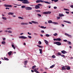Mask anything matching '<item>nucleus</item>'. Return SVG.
<instances>
[{
	"label": "nucleus",
	"instance_id": "f257e3e1",
	"mask_svg": "<svg viewBox=\"0 0 73 73\" xmlns=\"http://www.w3.org/2000/svg\"><path fill=\"white\" fill-rule=\"evenodd\" d=\"M54 44H56L58 46H60L62 44L60 42H54Z\"/></svg>",
	"mask_w": 73,
	"mask_h": 73
},
{
	"label": "nucleus",
	"instance_id": "f03ea898",
	"mask_svg": "<svg viewBox=\"0 0 73 73\" xmlns=\"http://www.w3.org/2000/svg\"><path fill=\"white\" fill-rule=\"evenodd\" d=\"M23 4H29V1L27 0H23V1L22 2Z\"/></svg>",
	"mask_w": 73,
	"mask_h": 73
},
{
	"label": "nucleus",
	"instance_id": "7ed1b4c3",
	"mask_svg": "<svg viewBox=\"0 0 73 73\" xmlns=\"http://www.w3.org/2000/svg\"><path fill=\"white\" fill-rule=\"evenodd\" d=\"M25 9H26V10H32V9L31 7H27L25 8Z\"/></svg>",
	"mask_w": 73,
	"mask_h": 73
},
{
	"label": "nucleus",
	"instance_id": "20e7f679",
	"mask_svg": "<svg viewBox=\"0 0 73 73\" xmlns=\"http://www.w3.org/2000/svg\"><path fill=\"white\" fill-rule=\"evenodd\" d=\"M44 3V1H42L41 0H37L36 1V3Z\"/></svg>",
	"mask_w": 73,
	"mask_h": 73
},
{
	"label": "nucleus",
	"instance_id": "39448f33",
	"mask_svg": "<svg viewBox=\"0 0 73 73\" xmlns=\"http://www.w3.org/2000/svg\"><path fill=\"white\" fill-rule=\"evenodd\" d=\"M19 38H21V39H26L27 38V37H26L25 36H21L19 37Z\"/></svg>",
	"mask_w": 73,
	"mask_h": 73
},
{
	"label": "nucleus",
	"instance_id": "423d86ee",
	"mask_svg": "<svg viewBox=\"0 0 73 73\" xmlns=\"http://www.w3.org/2000/svg\"><path fill=\"white\" fill-rule=\"evenodd\" d=\"M65 67L66 68V70H69L70 69V67L69 66H65Z\"/></svg>",
	"mask_w": 73,
	"mask_h": 73
},
{
	"label": "nucleus",
	"instance_id": "0eeeda50",
	"mask_svg": "<svg viewBox=\"0 0 73 73\" xmlns=\"http://www.w3.org/2000/svg\"><path fill=\"white\" fill-rule=\"evenodd\" d=\"M64 35H67L69 37L72 38V36L71 35H69L68 33H64Z\"/></svg>",
	"mask_w": 73,
	"mask_h": 73
},
{
	"label": "nucleus",
	"instance_id": "6e6552de",
	"mask_svg": "<svg viewBox=\"0 0 73 73\" xmlns=\"http://www.w3.org/2000/svg\"><path fill=\"white\" fill-rule=\"evenodd\" d=\"M61 53L63 54H65L66 53H67V52L65 50H62L61 51Z\"/></svg>",
	"mask_w": 73,
	"mask_h": 73
},
{
	"label": "nucleus",
	"instance_id": "1a4fd4ad",
	"mask_svg": "<svg viewBox=\"0 0 73 73\" xmlns=\"http://www.w3.org/2000/svg\"><path fill=\"white\" fill-rule=\"evenodd\" d=\"M65 68V66H63L62 67V70H66V68Z\"/></svg>",
	"mask_w": 73,
	"mask_h": 73
},
{
	"label": "nucleus",
	"instance_id": "9d476101",
	"mask_svg": "<svg viewBox=\"0 0 73 73\" xmlns=\"http://www.w3.org/2000/svg\"><path fill=\"white\" fill-rule=\"evenodd\" d=\"M35 8L36 9H39L40 8V7L39 6H38V5H36Z\"/></svg>",
	"mask_w": 73,
	"mask_h": 73
},
{
	"label": "nucleus",
	"instance_id": "9b49d317",
	"mask_svg": "<svg viewBox=\"0 0 73 73\" xmlns=\"http://www.w3.org/2000/svg\"><path fill=\"white\" fill-rule=\"evenodd\" d=\"M24 62H24V65L25 66L27 65V63L28 62V60H25V61H24Z\"/></svg>",
	"mask_w": 73,
	"mask_h": 73
},
{
	"label": "nucleus",
	"instance_id": "f8f14e48",
	"mask_svg": "<svg viewBox=\"0 0 73 73\" xmlns=\"http://www.w3.org/2000/svg\"><path fill=\"white\" fill-rule=\"evenodd\" d=\"M64 15L62 14H59V17H64Z\"/></svg>",
	"mask_w": 73,
	"mask_h": 73
},
{
	"label": "nucleus",
	"instance_id": "ddd939ff",
	"mask_svg": "<svg viewBox=\"0 0 73 73\" xmlns=\"http://www.w3.org/2000/svg\"><path fill=\"white\" fill-rule=\"evenodd\" d=\"M12 53V52L11 51H10L9 52H8V54L9 55H11Z\"/></svg>",
	"mask_w": 73,
	"mask_h": 73
},
{
	"label": "nucleus",
	"instance_id": "4468645a",
	"mask_svg": "<svg viewBox=\"0 0 73 73\" xmlns=\"http://www.w3.org/2000/svg\"><path fill=\"white\" fill-rule=\"evenodd\" d=\"M53 22H52L50 20H49L48 21V23L49 24H50V23H52Z\"/></svg>",
	"mask_w": 73,
	"mask_h": 73
},
{
	"label": "nucleus",
	"instance_id": "2eb2a0df",
	"mask_svg": "<svg viewBox=\"0 0 73 73\" xmlns=\"http://www.w3.org/2000/svg\"><path fill=\"white\" fill-rule=\"evenodd\" d=\"M34 71L36 73H39V72L37 71L36 69L35 68L34 69Z\"/></svg>",
	"mask_w": 73,
	"mask_h": 73
},
{
	"label": "nucleus",
	"instance_id": "dca6fc26",
	"mask_svg": "<svg viewBox=\"0 0 73 73\" xmlns=\"http://www.w3.org/2000/svg\"><path fill=\"white\" fill-rule=\"evenodd\" d=\"M44 41L45 42V43L47 44H48V42L46 40H44Z\"/></svg>",
	"mask_w": 73,
	"mask_h": 73
},
{
	"label": "nucleus",
	"instance_id": "f3484780",
	"mask_svg": "<svg viewBox=\"0 0 73 73\" xmlns=\"http://www.w3.org/2000/svg\"><path fill=\"white\" fill-rule=\"evenodd\" d=\"M13 14H14V13H11V12H9L8 13V14L9 15H13Z\"/></svg>",
	"mask_w": 73,
	"mask_h": 73
},
{
	"label": "nucleus",
	"instance_id": "a211bd4d",
	"mask_svg": "<svg viewBox=\"0 0 73 73\" xmlns=\"http://www.w3.org/2000/svg\"><path fill=\"white\" fill-rule=\"evenodd\" d=\"M44 3H46V4H51V3L48 2H47V1H44Z\"/></svg>",
	"mask_w": 73,
	"mask_h": 73
},
{
	"label": "nucleus",
	"instance_id": "6ab92c4d",
	"mask_svg": "<svg viewBox=\"0 0 73 73\" xmlns=\"http://www.w3.org/2000/svg\"><path fill=\"white\" fill-rule=\"evenodd\" d=\"M31 22L33 23H34V24H38V22H35L34 21H31Z\"/></svg>",
	"mask_w": 73,
	"mask_h": 73
},
{
	"label": "nucleus",
	"instance_id": "aec40b11",
	"mask_svg": "<svg viewBox=\"0 0 73 73\" xmlns=\"http://www.w3.org/2000/svg\"><path fill=\"white\" fill-rule=\"evenodd\" d=\"M52 24H54V25H57L58 24V23L57 22H52Z\"/></svg>",
	"mask_w": 73,
	"mask_h": 73
},
{
	"label": "nucleus",
	"instance_id": "412c9836",
	"mask_svg": "<svg viewBox=\"0 0 73 73\" xmlns=\"http://www.w3.org/2000/svg\"><path fill=\"white\" fill-rule=\"evenodd\" d=\"M61 39L60 38H57L56 39V41H60Z\"/></svg>",
	"mask_w": 73,
	"mask_h": 73
},
{
	"label": "nucleus",
	"instance_id": "4be33fe9",
	"mask_svg": "<svg viewBox=\"0 0 73 73\" xmlns=\"http://www.w3.org/2000/svg\"><path fill=\"white\" fill-rule=\"evenodd\" d=\"M4 59H5V60L6 61H8L9 60V59H8L7 58H6L5 57H4Z\"/></svg>",
	"mask_w": 73,
	"mask_h": 73
},
{
	"label": "nucleus",
	"instance_id": "5701e85b",
	"mask_svg": "<svg viewBox=\"0 0 73 73\" xmlns=\"http://www.w3.org/2000/svg\"><path fill=\"white\" fill-rule=\"evenodd\" d=\"M55 66V64H53L52 66H50V68H52L54 67V66Z\"/></svg>",
	"mask_w": 73,
	"mask_h": 73
},
{
	"label": "nucleus",
	"instance_id": "b1692460",
	"mask_svg": "<svg viewBox=\"0 0 73 73\" xmlns=\"http://www.w3.org/2000/svg\"><path fill=\"white\" fill-rule=\"evenodd\" d=\"M36 67V66L35 65L33 66L32 67V69H33V70L34 69H35V68Z\"/></svg>",
	"mask_w": 73,
	"mask_h": 73
},
{
	"label": "nucleus",
	"instance_id": "393cba45",
	"mask_svg": "<svg viewBox=\"0 0 73 73\" xmlns=\"http://www.w3.org/2000/svg\"><path fill=\"white\" fill-rule=\"evenodd\" d=\"M11 46H12V47H13V49H15L16 48H15V46L14 45L12 44L11 45Z\"/></svg>",
	"mask_w": 73,
	"mask_h": 73
},
{
	"label": "nucleus",
	"instance_id": "a878e982",
	"mask_svg": "<svg viewBox=\"0 0 73 73\" xmlns=\"http://www.w3.org/2000/svg\"><path fill=\"white\" fill-rule=\"evenodd\" d=\"M21 8H22L23 9H24V8H26V6L25 5H23L21 6Z\"/></svg>",
	"mask_w": 73,
	"mask_h": 73
},
{
	"label": "nucleus",
	"instance_id": "bb28decb",
	"mask_svg": "<svg viewBox=\"0 0 73 73\" xmlns=\"http://www.w3.org/2000/svg\"><path fill=\"white\" fill-rule=\"evenodd\" d=\"M37 46L38 47L40 48H43V47L42 46H40L39 45H37Z\"/></svg>",
	"mask_w": 73,
	"mask_h": 73
},
{
	"label": "nucleus",
	"instance_id": "cd10ccee",
	"mask_svg": "<svg viewBox=\"0 0 73 73\" xmlns=\"http://www.w3.org/2000/svg\"><path fill=\"white\" fill-rule=\"evenodd\" d=\"M47 15L50 14L51 13V12L50 11L47 12Z\"/></svg>",
	"mask_w": 73,
	"mask_h": 73
},
{
	"label": "nucleus",
	"instance_id": "c85d7f7f",
	"mask_svg": "<svg viewBox=\"0 0 73 73\" xmlns=\"http://www.w3.org/2000/svg\"><path fill=\"white\" fill-rule=\"evenodd\" d=\"M56 57L55 56V55H52V58H55Z\"/></svg>",
	"mask_w": 73,
	"mask_h": 73
},
{
	"label": "nucleus",
	"instance_id": "c756f323",
	"mask_svg": "<svg viewBox=\"0 0 73 73\" xmlns=\"http://www.w3.org/2000/svg\"><path fill=\"white\" fill-rule=\"evenodd\" d=\"M43 14H46V15H47V12H43Z\"/></svg>",
	"mask_w": 73,
	"mask_h": 73
},
{
	"label": "nucleus",
	"instance_id": "7c9ffc66",
	"mask_svg": "<svg viewBox=\"0 0 73 73\" xmlns=\"http://www.w3.org/2000/svg\"><path fill=\"white\" fill-rule=\"evenodd\" d=\"M38 44H39V45H41L42 44V42H40V41H39L38 42Z\"/></svg>",
	"mask_w": 73,
	"mask_h": 73
},
{
	"label": "nucleus",
	"instance_id": "2f4dec72",
	"mask_svg": "<svg viewBox=\"0 0 73 73\" xmlns=\"http://www.w3.org/2000/svg\"><path fill=\"white\" fill-rule=\"evenodd\" d=\"M1 43H2V44H5V42H3V41Z\"/></svg>",
	"mask_w": 73,
	"mask_h": 73
},
{
	"label": "nucleus",
	"instance_id": "473e14b6",
	"mask_svg": "<svg viewBox=\"0 0 73 73\" xmlns=\"http://www.w3.org/2000/svg\"><path fill=\"white\" fill-rule=\"evenodd\" d=\"M36 12H40V10H35Z\"/></svg>",
	"mask_w": 73,
	"mask_h": 73
},
{
	"label": "nucleus",
	"instance_id": "72a5a7b5",
	"mask_svg": "<svg viewBox=\"0 0 73 73\" xmlns=\"http://www.w3.org/2000/svg\"><path fill=\"white\" fill-rule=\"evenodd\" d=\"M58 55L59 56V55H61L62 54L61 53H60V52H58Z\"/></svg>",
	"mask_w": 73,
	"mask_h": 73
},
{
	"label": "nucleus",
	"instance_id": "f704fd0d",
	"mask_svg": "<svg viewBox=\"0 0 73 73\" xmlns=\"http://www.w3.org/2000/svg\"><path fill=\"white\" fill-rule=\"evenodd\" d=\"M47 37H48L50 36V35L48 34H46V35H45Z\"/></svg>",
	"mask_w": 73,
	"mask_h": 73
},
{
	"label": "nucleus",
	"instance_id": "c9c22d12",
	"mask_svg": "<svg viewBox=\"0 0 73 73\" xmlns=\"http://www.w3.org/2000/svg\"><path fill=\"white\" fill-rule=\"evenodd\" d=\"M37 5L38 6H42V5L41 4H37Z\"/></svg>",
	"mask_w": 73,
	"mask_h": 73
},
{
	"label": "nucleus",
	"instance_id": "e433bc0d",
	"mask_svg": "<svg viewBox=\"0 0 73 73\" xmlns=\"http://www.w3.org/2000/svg\"><path fill=\"white\" fill-rule=\"evenodd\" d=\"M3 19L5 20H7V18L6 17H3Z\"/></svg>",
	"mask_w": 73,
	"mask_h": 73
},
{
	"label": "nucleus",
	"instance_id": "4c0bfd02",
	"mask_svg": "<svg viewBox=\"0 0 73 73\" xmlns=\"http://www.w3.org/2000/svg\"><path fill=\"white\" fill-rule=\"evenodd\" d=\"M4 6L5 7H9V5H4Z\"/></svg>",
	"mask_w": 73,
	"mask_h": 73
},
{
	"label": "nucleus",
	"instance_id": "58836bf2",
	"mask_svg": "<svg viewBox=\"0 0 73 73\" xmlns=\"http://www.w3.org/2000/svg\"><path fill=\"white\" fill-rule=\"evenodd\" d=\"M28 37L30 39H31L32 38V37L29 36H28Z\"/></svg>",
	"mask_w": 73,
	"mask_h": 73
},
{
	"label": "nucleus",
	"instance_id": "ea45409f",
	"mask_svg": "<svg viewBox=\"0 0 73 73\" xmlns=\"http://www.w3.org/2000/svg\"><path fill=\"white\" fill-rule=\"evenodd\" d=\"M61 56L62 57H65V56L63 54H62V55H61Z\"/></svg>",
	"mask_w": 73,
	"mask_h": 73
},
{
	"label": "nucleus",
	"instance_id": "a19ab883",
	"mask_svg": "<svg viewBox=\"0 0 73 73\" xmlns=\"http://www.w3.org/2000/svg\"><path fill=\"white\" fill-rule=\"evenodd\" d=\"M57 35V33H55V34H54V35L56 36Z\"/></svg>",
	"mask_w": 73,
	"mask_h": 73
},
{
	"label": "nucleus",
	"instance_id": "79ce46f5",
	"mask_svg": "<svg viewBox=\"0 0 73 73\" xmlns=\"http://www.w3.org/2000/svg\"><path fill=\"white\" fill-rule=\"evenodd\" d=\"M68 44H71V43L70 42H68Z\"/></svg>",
	"mask_w": 73,
	"mask_h": 73
},
{
	"label": "nucleus",
	"instance_id": "37998d69",
	"mask_svg": "<svg viewBox=\"0 0 73 73\" xmlns=\"http://www.w3.org/2000/svg\"><path fill=\"white\" fill-rule=\"evenodd\" d=\"M8 32L10 33H12V31H8Z\"/></svg>",
	"mask_w": 73,
	"mask_h": 73
},
{
	"label": "nucleus",
	"instance_id": "c03bdc74",
	"mask_svg": "<svg viewBox=\"0 0 73 73\" xmlns=\"http://www.w3.org/2000/svg\"><path fill=\"white\" fill-rule=\"evenodd\" d=\"M58 1V0H54V1L55 2H56Z\"/></svg>",
	"mask_w": 73,
	"mask_h": 73
},
{
	"label": "nucleus",
	"instance_id": "a18cd8bd",
	"mask_svg": "<svg viewBox=\"0 0 73 73\" xmlns=\"http://www.w3.org/2000/svg\"><path fill=\"white\" fill-rule=\"evenodd\" d=\"M18 18L19 19H23V18L22 17H18Z\"/></svg>",
	"mask_w": 73,
	"mask_h": 73
},
{
	"label": "nucleus",
	"instance_id": "49530a36",
	"mask_svg": "<svg viewBox=\"0 0 73 73\" xmlns=\"http://www.w3.org/2000/svg\"><path fill=\"white\" fill-rule=\"evenodd\" d=\"M41 32L42 33H44V30H41Z\"/></svg>",
	"mask_w": 73,
	"mask_h": 73
},
{
	"label": "nucleus",
	"instance_id": "de8ad7c7",
	"mask_svg": "<svg viewBox=\"0 0 73 73\" xmlns=\"http://www.w3.org/2000/svg\"><path fill=\"white\" fill-rule=\"evenodd\" d=\"M38 16H39L40 17H41V15L40 14H37Z\"/></svg>",
	"mask_w": 73,
	"mask_h": 73
},
{
	"label": "nucleus",
	"instance_id": "09e8293b",
	"mask_svg": "<svg viewBox=\"0 0 73 73\" xmlns=\"http://www.w3.org/2000/svg\"><path fill=\"white\" fill-rule=\"evenodd\" d=\"M63 9H64V10H65V11H67L68 10V9H65V8H64ZM68 11H69V10H68Z\"/></svg>",
	"mask_w": 73,
	"mask_h": 73
},
{
	"label": "nucleus",
	"instance_id": "8fccbe9b",
	"mask_svg": "<svg viewBox=\"0 0 73 73\" xmlns=\"http://www.w3.org/2000/svg\"><path fill=\"white\" fill-rule=\"evenodd\" d=\"M40 27L42 29H43V28H44V26H41Z\"/></svg>",
	"mask_w": 73,
	"mask_h": 73
},
{
	"label": "nucleus",
	"instance_id": "3c124183",
	"mask_svg": "<svg viewBox=\"0 0 73 73\" xmlns=\"http://www.w3.org/2000/svg\"><path fill=\"white\" fill-rule=\"evenodd\" d=\"M63 41L64 42H67L68 41L67 40H64Z\"/></svg>",
	"mask_w": 73,
	"mask_h": 73
},
{
	"label": "nucleus",
	"instance_id": "603ef678",
	"mask_svg": "<svg viewBox=\"0 0 73 73\" xmlns=\"http://www.w3.org/2000/svg\"><path fill=\"white\" fill-rule=\"evenodd\" d=\"M29 24V23H25V25H28Z\"/></svg>",
	"mask_w": 73,
	"mask_h": 73
},
{
	"label": "nucleus",
	"instance_id": "864d4df0",
	"mask_svg": "<svg viewBox=\"0 0 73 73\" xmlns=\"http://www.w3.org/2000/svg\"><path fill=\"white\" fill-rule=\"evenodd\" d=\"M28 34L29 35H31V33H30L29 32H28Z\"/></svg>",
	"mask_w": 73,
	"mask_h": 73
},
{
	"label": "nucleus",
	"instance_id": "5fc2aeb1",
	"mask_svg": "<svg viewBox=\"0 0 73 73\" xmlns=\"http://www.w3.org/2000/svg\"><path fill=\"white\" fill-rule=\"evenodd\" d=\"M18 1H21V2H22V1H24V0H18Z\"/></svg>",
	"mask_w": 73,
	"mask_h": 73
},
{
	"label": "nucleus",
	"instance_id": "6e6d98bb",
	"mask_svg": "<svg viewBox=\"0 0 73 73\" xmlns=\"http://www.w3.org/2000/svg\"><path fill=\"white\" fill-rule=\"evenodd\" d=\"M54 8L55 9H56L57 8V7H54Z\"/></svg>",
	"mask_w": 73,
	"mask_h": 73
},
{
	"label": "nucleus",
	"instance_id": "4d7b16f0",
	"mask_svg": "<svg viewBox=\"0 0 73 73\" xmlns=\"http://www.w3.org/2000/svg\"><path fill=\"white\" fill-rule=\"evenodd\" d=\"M34 35H38V34H37L35 33H34Z\"/></svg>",
	"mask_w": 73,
	"mask_h": 73
},
{
	"label": "nucleus",
	"instance_id": "13d9d810",
	"mask_svg": "<svg viewBox=\"0 0 73 73\" xmlns=\"http://www.w3.org/2000/svg\"><path fill=\"white\" fill-rule=\"evenodd\" d=\"M5 9H8V10L10 9V8H7V7H6L5 8Z\"/></svg>",
	"mask_w": 73,
	"mask_h": 73
},
{
	"label": "nucleus",
	"instance_id": "bf43d9fd",
	"mask_svg": "<svg viewBox=\"0 0 73 73\" xmlns=\"http://www.w3.org/2000/svg\"><path fill=\"white\" fill-rule=\"evenodd\" d=\"M12 7V6L11 5H9L8 7Z\"/></svg>",
	"mask_w": 73,
	"mask_h": 73
},
{
	"label": "nucleus",
	"instance_id": "052dcab7",
	"mask_svg": "<svg viewBox=\"0 0 73 73\" xmlns=\"http://www.w3.org/2000/svg\"><path fill=\"white\" fill-rule=\"evenodd\" d=\"M60 17H57V19H60Z\"/></svg>",
	"mask_w": 73,
	"mask_h": 73
},
{
	"label": "nucleus",
	"instance_id": "680f3d73",
	"mask_svg": "<svg viewBox=\"0 0 73 73\" xmlns=\"http://www.w3.org/2000/svg\"><path fill=\"white\" fill-rule=\"evenodd\" d=\"M71 8H73V5H71L70 6Z\"/></svg>",
	"mask_w": 73,
	"mask_h": 73
},
{
	"label": "nucleus",
	"instance_id": "e2e57ef3",
	"mask_svg": "<svg viewBox=\"0 0 73 73\" xmlns=\"http://www.w3.org/2000/svg\"><path fill=\"white\" fill-rule=\"evenodd\" d=\"M66 13L68 14H69V12H67V11H66Z\"/></svg>",
	"mask_w": 73,
	"mask_h": 73
},
{
	"label": "nucleus",
	"instance_id": "0e129e2a",
	"mask_svg": "<svg viewBox=\"0 0 73 73\" xmlns=\"http://www.w3.org/2000/svg\"><path fill=\"white\" fill-rule=\"evenodd\" d=\"M39 50L40 51H42V49H39Z\"/></svg>",
	"mask_w": 73,
	"mask_h": 73
},
{
	"label": "nucleus",
	"instance_id": "69168bd1",
	"mask_svg": "<svg viewBox=\"0 0 73 73\" xmlns=\"http://www.w3.org/2000/svg\"><path fill=\"white\" fill-rule=\"evenodd\" d=\"M21 25H25V23H21Z\"/></svg>",
	"mask_w": 73,
	"mask_h": 73
},
{
	"label": "nucleus",
	"instance_id": "338daca9",
	"mask_svg": "<svg viewBox=\"0 0 73 73\" xmlns=\"http://www.w3.org/2000/svg\"><path fill=\"white\" fill-rule=\"evenodd\" d=\"M40 36L41 37H43V35H42V34H40Z\"/></svg>",
	"mask_w": 73,
	"mask_h": 73
},
{
	"label": "nucleus",
	"instance_id": "774afa93",
	"mask_svg": "<svg viewBox=\"0 0 73 73\" xmlns=\"http://www.w3.org/2000/svg\"><path fill=\"white\" fill-rule=\"evenodd\" d=\"M29 24H32V23L31 22H29Z\"/></svg>",
	"mask_w": 73,
	"mask_h": 73
}]
</instances>
